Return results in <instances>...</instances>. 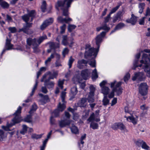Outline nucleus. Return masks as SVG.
<instances>
[{
	"label": "nucleus",
	"mask_w": 150,
	"mask_h": 150,
	"mask_svg": "<svg viewBox=\"0 0 150 150\" xmlns=\"http://www.w3.org/2000/svg\"><path fill=\"white\" fill-rule=\"evenodd\" d=\"M73 0H64V1H58L55 4L56 8L59 10V8L63 10V15L66 16V18H63L62 16H59L57 19L58 21L61 23L65 22L68 23L72 21V19L68 17V8L70 7V5Z\"/></svg>",
	"instance_id": "1"
},
{
	"label": "nucleus",
	"mask_w": 150,
	"mask_h": 150,
	"mask_svg": "<svg viewBox=\"0 0 150 150\" xmlns=\"http://www.w3.org/2000/svg\"><path fill=\"white\" fill-rule=\"evenodd\" d=\"M106 34V32L104 31L102 32L100 34L97 36L95 38L96 43L97 46V48L94 47L89 48L90 46L87 45L86 46V50L89 49L88 50L85 52V58L87 59L88 57L94 56L95 58L96 57L99 51L100 45L103 40V37Z\"/></svg>",
	"instance_id": "2"
},
{
	"label": "nucleus",
	"mask_w": 150,
	"mask_h": 150,
	"mask_svg": "<svg viewBox=\"0 0 150 150\" xmlns=\"http://www.w3.org/2000/svg\"><path fill=\"white\" fill-rule=\"evenodd\" d=\"M21 108L19 106L13 115H15L14 117L12 120V123H11L7 126H2V128L7 131L8 128L14 125L16 123L20 122L21 121Z\"/></svg>",
	"instance_id": "3"
},
{
	"label": "nucleus",
	"mask_w": 150,
	"mask_h": 150,
	"mask_svg": "<svg viewBox=\"0 0 150 150\" xmlns=\"http://www.w3.org/2000/svg\"><path fill=\"white\" fill-rule=\"evenodd\" d=\"M140 62L141 63L144 64L143 67L144 68L145 71L146 72L147 76L150 77V59L148 55L146 54H143L142 59Z\"/></svg>",
	"instance_id": "4"
},
{
	"label": "nucleus",
	"mask_w": 150,
	"mask_h": 150,
	"mask_svg": "<svg viewBox=\"0 0 150 150\" xmlns=\"http://www.w3.org/2000/svg\"><path fill=\"white\" fill-rule=\"evenodd\" d=\"M47 38V37L46 35L40 37L37 39L36 38L32 39L28 38L27 40V44L29 46L31 45L33 47L39 46V45L45 40Z\"/></svg>",
	"instance_id": "5"
},
{
	"label": "nucleus",
	"mask_w": 150,
	"mask_h": 150,
	"mask_svg": "<svg viewBox=\"0 0 150 150\" xmlns=\"http://www.w3.org/2000/svg\"><path fill=\"white\" fill-rule=\"evenodd\" d=\"M88 63V64L92 67H96V61L94 58L89 62L88 61L84 59L79 60L78 62L77 66L79 69H82L84 67V65L83 64L86 66Z\"/></svg>",
	"instance_id": "6"
},
{
	"label": "nucleus",
	"mask_w": 150,
	"mask_h": 150,
	"mask_svg": "<svg viewBox=\"0 0 150 150\" xmlns=\"http://www.w3.org/2000/svg\"><path fill=\"white\" fill-rule=\"evenodd\" d=\"M25 23V25L23 26V28L19 29L18 32H20L23 31L27 34H32L33 33V31L31 29H29V28L32 27L33 23H28V22Z\"/></svg>",
	"instance_id": "7"
},
{
	"label": "nucleus",
	"mask_w": 150,
	"mask_h": 150,
	"mask_svg": "<svg viewBox=\"0 0 150 150\" xmlns=\"http://www.w3.org/2000/svg\"><path fill=\"white\" fill-rule=\"evenodd\" d=\"M35 16V11L32 10L30 11L28 14H26L22 16V19L25 22H27L29 21L30 17H31L30 22H32Z\"/></svg>",
	"instance_id": "8"
},
{
	"label": "nucleus",
	"mask_w": 150,
	"mask_h": 150,
	"mask_svg": "<svg viewBox=\"0 0 150 150\" xmlns=\"http://www.w3.org/2000/svg\"><path fill=\"white\" fill-rule=\"evenodd\" d=\"M58 73L57 71H54L52 73L50 71L47 72L43 75L41 81V82L43 81L44 79L46 78L47 76V75L49 76V77L47 79L50 80L51 79H53L54 78H56L58 75Z\"/></svg>",
	"instance_id": "9"
},
{
	"label": "nucleus",
	"mask_w": 150,
	"mask_h": 150,
	"mask_svg": "<svg viewBox=\"0 0 150 150\" xmlns=\"http://www.w3.org/2000/svg\"><path fill=\"white\" fill-rule=\"evenodd\" d=\"M148 86L146 83H142L139 86V93L142 96L146 95L147 93Z\"/></svg>",
	"instance_id": "10"
},
{
	"label": "nucleus",
	"mask_w": 150,
	"mask_h": 150,
	"mask_svg": "<svg viewBox=\"0 0 150 150\" xmlns=\"http://www.w3.org/2000/svg\"><path fill=\"white\" fill-rule=\"evenodd\" d=\"M135 143L136 145L139 147H141L145 150H149V147L142 140L138 139L136 141Z\"/></svg>",
	"instance_id": "11"
},
{
	"label": "nucleus",
	"mask_w": 150,
	"mask_h": 150,
	"mask_svg": "<svg viewBox=\"0 0 150 150\" xmlns=\"http://www.w3.org/2000/svg\"><path fill=\"white\" fill-rule=\"evenodd\" d=\"M53 21V19L52 18H50L43 22L40 26V28L43 30L48 26L51 24Z\"/></svg>",
	"instance_id": "12"
},
{
	"label": "nucleus",
	"mask_w": 150,
	"mask_h": 150,
	"mask_svg": "<svg viewBox=\"0 0 150 150\" xmlns=\"http://www.w3.org/2000/svg\"><path fill=\"white\" fill-rule=\"evenodd\" d=\"M91 72L88 69H86L82 70L81 72V75L82 78L84 80H87L89 78Z\"/></svg>",
	"instance_id": "13"
},
{
	"label": "nucleus",
	"mask_w": 150,
	"mask_h": 150,
	"mask_svg": "<svg viewBox=\"0 0 150 150\" xmlns=\"http://www.w3.org/2000/svg\"><path fill=\"white\" fill-rule=\"evenodd\" d=\"M72 121L69 120L65 119L62 120L59 122V125L61 128L65 127L69 125L71 123Z\"/></svg>",
	"instance_id": "14"
},
{
	"label": "nucleus",
	"mask_w": 150,
	"mask_h": 150,
	"mask_svg": "<svg viewBox=\"0 0 150 150\" xmlns=\"http://www.w3.org/2000/svg\"><path fill=\"white\" fill-rule=\"evenodd\" d=\"M42 73L40 71H38L37 73V79L35 81V83L34 86V87L32 90V92L30 94V96H32L33 95L35 91V90L36 89L38 84V80L37 79H38L39 76Z\"/></svg>",
	"instance_id": "15"
},
{
	"label": "nucleus",
	"mask_w": 150,
	"mask_h": 150,
	"mask_svg": "<svg viewBox=\"0 0 150 150\" xmlns=\"http://www.w3.org/2000/svg\"><path fill=\"white\" fill-rule=\"evenodd\" d=\"M79 106L81 108H85L87 105V99L86 98H82L78 103Z\"/></svg>",
	"instance_id": "16"
},
{
	"label": "nucleus",
	"mask_w": 150,
	"mask_h": 150,
	"mask_svg": "<svg viewBox=\"0 0 150 150\" xmlns=\"http://www.w3.org/2000/svg\"><path fill=\"white\" fill-rule=\"evenodd\" d=\"M125 117L126 118L127 121L131 122L134 125L137 123L138 116H136V118L134 117L133 116L128 117L125 116Z\"/></svg>",
	"instance_id": "17"
},
{
	"label": "nucleus",
	"mask_w": 150,
	"mask_h": 150,
	"mask_svg": "<svg viewBox=\"0 0 150 150\" xmlns=\"http://www.w3.org/2000/svg\"><path fill=\"white\" fill-rule=\"evenodd\" d=\"M143 75V74L142 72H139L136 73L135 74L134 76L132 77V80L134 81L137 79L139 80L142 81L143 80L142 78Z\"/></svg>",
	"instance_id": "18"
},
{
	"label": "nucleus",
	"mask_w": 150,
	"mask_h": 150,
	"mask_svg": "<svg viewBox=\"0 0 150 150\" xmlns=\"http://www.w3.org/2000/svg\"><path fill=\"white\" fill-rule=\"evenodd\" d=\"M62 103L61 104L59 103L58 106V108L61 111H62L66 108L65 103L66 102L65 101V98H61Z\"/></svg>",
	"instance_id": "19"
},
{
	"label": "nucleus",
	"mask_w": 150,
	"mask_h": 150,
	"mask_svg": "<svg viewBox=\"0 0 150 150\" xmlns=\"http://www.w3.org/2000/svg\"><path fill=\"white\" fill-rule=\"evenodd\" d=\"M137 21V18L134 14H132V17L130 19L126 20V22L127 23H131L132 25H134Z\"/></svg>",
	"instance_id": "20"
},
{
	"label": "nucleus",
	"mask_w": 150,
	"mask_h": 150,
	"mask_svg": "<svg viewBox=\"0 0 150 150\" xmlns=\"http://www.w3.org/2000/svg\"><path fill=\"white\" fill-rule=\"evenodd\" d=\"M49 79H46L44 81V85L47 87L48 88H50L53 87L54 83L53 81H50Z\"/></svg>",
	"instance_id": "21"
},
{
	"label": "nucleus",
	"mask_w": 150,
	"mask_h": 150,
	"mask_svg": "<svg viewBox=\"0 0 150 150\" xmlns=\"http://www.w3.org/2000/svg\"><path fill=\"white\" fill-rule=\"evenodd\" d=\"M71 127H70L71 132L75 134L79 133V130L77 127L74 123L71 124Z\"/></svg>",
	"instance_id": "22"
},
{
	"label": "nucleus",
	"mask_w": 150,
	"mask_h": 150,
	"mask_svg": "<svg viewBox=\"0 0 150 150\" xmlns=\"http://www.w3.org/2000/svg\"><path fill=\"white\" fill-rule=\"evenodd\" d=\"M122 16V12L121 11H119L117 14L115 18L113 19V23H115L117 20L119 21H120V20Z\"/></svg>",
	"instance_id": "23"
},
{
	"label": "nucleus",
	"mask_w": 150,
	"mask_h": 150,
	"mask_svg": "<svg viewBox=\"0 0 150 150\" xmlns=\"http://www.w3.org/2000/svg\"><path fill=\"white\" fill-rule=\"evenodd\" d=\"M13 45L11 44V40L7 38L6 39V47L7 50H10L12 49Z\"/></svg>",
	"instance_id": "24"
},
{
	"label": "nucleus",
	"mask_w": 150,
	"mask_h": 150,
	"mask_svg": "<svg viewBox=\"0 0 150 150\" xmlns=\"http://www.w3.org/2000/svg\"><path fill=\"white\" fill-rule=\"evenodd\" d=\"M56 55L58 56L59 57V54H58L55 52H54V53L52 54L50 57H49L45 61V64L46 65H47L48 63L50 62L52 59H53L54 57V55Z\"/></svg>",
	"instance_id": "25"
},
{
	"label": "nucleus",
	"mask_w": 150,
	"mask_h": 150,
	"mask_svg": "<svg viewBox=\"0 0 150 150\" xmlns=\"http://www.w3.org/2000/svg\"><path fill=\"white\" fill-rule=\"evenodd\" d=\"M102 92L104 95V96H106L109 92V89L106 86H103L101 88Z\"/></svg>",
	"instance_id": "26"
},
{
	"label": "nucleus",
	"mask_w": 150,
	"mask_h": 150,
	"mask_svg": "<svg viewBox=\"0 0 150 150\" xmlns=\"http://www.w3.org/2000/svg\"><path fill=\"white\" fill-rule=\"evenodd\" d=\"M49 47L51 49H55L59 47V45L57 43L51 42L49 43Z\"/></svg>",
	"instance_id": "27"
},
{
	"label": "nucleus",
	"mask_w": 150,
	"mask_h": 150,
	"mask_svg": "<svg viewBox=\"0 0 150 150\" xmlns=\"http://www.w3.org/2000/svg\"><path fill=\"white\" fill-rule=\"evenodd\" d=\"M43 134H38L35 133L31 135V137L33 139H38L41 138Z\"/></svg>",
	"instance_id": "28"
},
{
	"label": "nucleus",
	"mask_w": 150,
	"mask_h": 150,
	"mask_svg": "<svg viewBox=\"0 0 150 150\" xmlns=\"http://www.w3.org/2000/svg\"><path fill=\"white\" fill-rule=\"evenodd\" d=\"M60 111L57 108V109H55L53 112L52 113V116L54 117H57L59 116V112Z\"/></svg>",
	"instance_id": "29"
},
{
	"label": "nucleus",
	"mask_w": 150,
	"mask_h": 150,
	"mask_svg": "<svg viewBox=\"0 0 150 150\" xmlns=\"http://www.w3.org/2000/svg\"><path fill=\"white\" fill-rule=\"evenodd\" d=\"M90 127L93 129H97L98 128V125L96 123L92 122L90 124Z\"/></svg>",
	"instance_id": "30"
},
{
	"label": "nucleus",
	"mask_w": 150,
	"mask_h": 150,
	"mask_svg": "<svg viewBox=\"0 0 150 150\" xmlns=\"http://www.w3.org/2000/svg\"><path fill=\"white\" fill-rule=\"evenodd\" d=\"M94 95H92L89 94L87 98V100L89 103H91L94 101Z\"/></svg>",
	"instance_id": "31"
},
{
	"label": "nucleus",
	"mask_w": 150,
	"mask_h": 150,
	"mask_svg": "<svg viewBox=\"0 0 150 150\" xmlns=\"http://www.w3.org/2000/svg\"><path fill=\"white\" fill-rule=\"evenodd\" d=\"M92 76L93 79H96L98 78V75L96 69L93 70L92 73Z\"/></svg>",
	"instance_id": "32"
},
{
	"label": "nucleus",
	"mask_w": 150,
	"mask_h": 150,
	"mask_svg": "<svg viewBox=\"0 0 150 150\" xmlns=\"http://www.w3.org/2000/svg\"><path fill=\"white\" fill-rule=\"evenodd\" d=\"M102 102L103 105L105 106L109 104V100L108 99L107 96H104Z\"/></svg>",
	"instance_id": "33"
},
{
	"label": "nucleus",
	"mask_w": 150,
	"mask_h": 150,
	"mask_svg": "<svg viewBox=\"0 0 150 150\" xmlns=\"http://www.w3.org/2000/svg\"><path fill=\"white\" fill-rule=\"evenodd\" d=\"M23 128L21 130L20 132V133L24 135L26 133L27 128H28L27 126L25 125H23Z\"/></svg>",
	"instance_id": "34"
},
{
	"label": "nucleus",
	"mask_w": 150,
	"mask_h": 150,
	"mask_svg": "<svg viewBox=\"0 0 150 150\" xmlns=\"http://www.w3.org/2000/svg\"><path fill=\"white\" fill-rule=\"evenodd\" d=\"M25 122L30 123L32 122V115H28L24 119Z\"/></svg>",
	"instance_id": "35"
},
{
	"label": "nucleus",
	"mask_w": 150,
	"mask_h": 150,
	"mask_svg": "<svg viewBox=\"0 0 150 150\" xmlns=\"http://www.w3.org/2000/svg\"><path fill=\"white\" fill-rule=\"evenodd\" d=\"M122 131L124 132L126 130V127L125 125L122 123H118V128Z\"/></svg>",
	"instance_id": "36"
},
{
	"label": "nucleus",
	"mask_w": 150,
	"mask_h": 150,
	"mask_svg": "<svg viewBox=\"0 0 150 150\" xmlns=\"http://www.w3.org/2000/svg\"><path fill=\"white\" fill-rule=\"evenodd\" d=\"M113 89L115 92H116L118 96L121 95L122 93V89L121 88H113Z\"/></svg>",
	"instance_id": "37"
},
{
	"label": "nucleus",
	"mask_w": 150,
	"mask_h": 150,
	"mask_svg": "<svg viewBox=\"0 0 150 150\" xmlns=\"http://www.w3.org/2000/svg\"><path fill=\"white\" fill-rule=\"evenodd\" d=\"M1 6L4 8H8L9 6V4L5 1H2L1 3Z\"/></svg>",
	"instance_id": "38"
},
{
	"label": "nucleus",
	"mask_w": 150,
	"mask_h": 150,
	"mask_svg": "<svg viewBox=\"0 0 150 150\" xmlns=\"http://www.w3.org/2000/svg\"><path fill=\"white\" fill-rule=\"evenodd\" d=\"M37 108V106L36 104L34 103L32 106V108L30 111L29 113L31 114L34 111H35Z\"/></svg>",
	"instance_id": "39"
},
{
	"label": "nucleus",
	"mask_w": 150,
	"mask_h": 150,
	"mask_svg": "<svg viewBox=\"0 0 150 150\" xmlns=\"http://www.w3.org/2000/svg\"><path fill=\"white\" fill-rule=\"evenodd\" d=\"M46 4L45 1H43L42 2V5L41 6V9L42 11L43 12H45V10L46 9Z\"/></svg>",
	"instance_id": "40"
},
{
	"label": "nucleus",
	"mask_w": 150,
	"mask_h": 150,
	"mask_svg": "<svg viewBox=\"0 0 150 150\" xmlns=\"http://www.w3.org/2000/svg\"><path fill=\"white\" fill-rule=\"evenodd\" d=\"M71 94L73 96H74L75 95L77 92V89L76 87L74 86L71 89Z\"/></svg>",
	"instance_id": "41"
},
{
	"label": "nucleus",
	"mask_w": 150,
	"mask_h": 150,
	"mask_svg": "<svg viewBox=\"0 0 150 150\" xmlns=\"http://www.w3.org/2000/svg\"><path fill=\"white\" fill-rule=\"evenodd\" d=\"M76 27V26L74 25L69 24L68 30V31L71 32Z\"/></svg>",
	"instance_id": "42"
},
{
	"label": "nucleus",
	"mask_w": 150,
	"mask_h": 150,
	"mask_svg": "<svg viewBox=\"0 0 150 150\" xmlns=\"http://www.w3.org/2000/svg\"><path fill=\"white\" fill-rule=\"evenodd\" d=\"M74 61V59L72 58V56L70 57L68 61V65L69 66V68H71L72 66V64Z\"/></svg>",
	"instance_id": "43"
},
{
	"label": "nucleus",
	"mask_w": 150,
	"mask_h": 150,
	"mask_svg": "<svg viewBox=\"0 0 150 150\" xmlns=\"http://www.w3.org/2000/svg\"><path fill=\"white\" fill-rule=\"evenodd\" d=\"M125 24L123 23H119L116 26V29H117V30H120L125 27Z\"/></svg>",
	"instance_id": "44"
},
{
	"label": "nucleus",
	"mask_w": 150,
	"mask_h": 150,
	"mask_svg": "<svg viewBox=\"0 0 150 150\" xmlns=\"http://www.w3.org/2000/svg\"><path fill=\"white\" fill-rule=\"evenodd\" d=\"M90 92L89 94L90 95H94V92L95 91V88L93 85H91L89 87Z\"/></svg>",
	"instance_id": "45"
},
{
	"label": "nucleus",
	"mask_w": 150,
	"mask_h": 150,
	"mask_svg": "<svg viewBox=\"0 0 150 150\" xmlns=\"http://www.w3.org/2000/svg\"><path fill=\"white\" fill-rule=\"evenodd\" d=\"M95 118V114L94 113H92L91 115L89 118L87 120L89 122H92V121L94 120Z\"/></svg>",
	"instance_id": "46"
},
{
	"label": "nucleus",
	"mask_w": 150,
	"mask_h": 150,
	"mask_svg": "<svg viewBox=\"0 0 150 150\" xmlns=\"http://www.w3.org/2000/svg\"><path fill=\"white\" fill-rule=\"evenodd\" d=\"M66 25L65 24H64L63 25L61 26V31L60 33L61 34L64 33H65V30L66 29Z\"/></svg>",
	"instance_id": "47"
},
{
	"label": "nucleus",
	"mask_w": 150,
	"mask_h": 150,
	"mask_svg": "<svg viewBox=\"0 0 150 150\" xmlns=\"http://www.w3.org/2000/svg\"><path fill=\"white\" fill-rule=\"evenodd\" d=\"M38 46L33 47V52L34 53H37L40 52V50L38 47Z\"/></svg>",
	"instance_id": "48"
},
{
	"label": "nucleus",
	"mask_w": 150,
	"mask_h": 150,
	"mask_svg": "<svg viewBox=\"0 0 150 150\" xmlns=\"http://www.w3.org/2000/svg\"><path fill=\"white\" fill-rule=\"evenodd\" d=\"M8 30L11 33H15L16 31V29L15 27H9Z\"/></svg>",
	"instance_id": "49"
},
{
	"label": "nucleus",
	"mask_w": 150,
	"mask_h": 150,
	"mask_svg": "<svg viewBox=\"0 0 150 150\" xmlns=\"http://www.w3.org/2000/svg\"><path fill=\"white\" fill-rule=\"evenodd\" d=\"M130 77V74L129 73H127L126 74L125 76L124 79V81L126 82Z\"/></svg>",
	"instance_id": "50"
},
{
	"label": "nucleus",
	"mask_w": 150,
	"mask_h": 150,
	"mask_svg": "<svg viewBox=\"0 0 150 150\" xmlns=\"http://www.w3.org/2000/svg\"><path fill=\"white\" fill-rule=\"evenodd\" d=\"M69 50L67 48H65L62 51V55L64 57L66 54H67L69 52Z\"/></svg>",
	"instance_id": "51"
},
{
	"label": "nucleus",
	"mask_w": 150,
	"mask_h": 150,
	"mask_svg": "<svg viewBox=\"0 0 150 150\" xmlns=\"http://www.w3.org/2000/svg\"><path fill=\"white\" fill-rule=\"evenodd\" d=\"M119 7V6H117L116 7L112 8V9L111 11L109 13V14L111 15V14L115 12L118 9Z\"/></svg>",
	"instance_id": "52"
},
{
	"label": "nucleus",
	"mask_w": 150,
	"mask_h": 150,
	"mask_svg": "<svg viewBox=\"0 0 150 150\" xmlns=\"http://www.w3.org/2000/svg\"><path fill=\"white\" fill-rule=\"evenodd\" d=\"M101 27L102 30H107V31H108L110 29V28L107 27L106 24L105 23Z\"/></svg>",
	"instance_id": "53"
},
{
	"label": "nucleus",
	"mask_w": 150,
	"mask_h": 150,
	"mask_svg": "<svg viewBox=\"0 0 150 150\" xmlns=\"http://www.w3.org/2000/svg\"><path fill=\"white\" fill-rule=\"evenodd\" d=\"M112 127L114 130H117L118 128V123H115L113 125Z\"/></svg>",
	"instance_id": "54"
},
{
	"label": "nucleus",
	"mask_w": 150,
	"mask_h": 150,
	"mask_svg": "<svg viewBox=\"0 0 150 150\" xmlns=\"http://www.w3.org/2000/svg\"><path fill=\"white\" fill-rule=\"evenodd\" d=\"M117 98H114L111 102V106H112L115 104L117 103Z\"/></svg>",
	"instance_id": "55"
},
{
	"label": "nucleus",
	"mask_w": 150,
	"mask_h": 150,
	"mask_svg": "<svg viewBox=\"0 0 150 150\" xmlns=\"http://www.w3.org/2000/svg\"><path fill=\"white\" fill-rule=\"evenodd\" d=\"M4 137V132L3 131L0 130V141H2Z\"/></svg>",
	"instance_id": "56"
},
{
	"label": "nucleus",
	"mask_w": 150,
	"mask_h": 150,
	"mask_svg": "<svg viewBox=\"0 0 150 150\" xmlns=\"http://www.w3.org/2000/svg\"><path fill=\"white\" fill-rule=\"evenodd\" d=\"M64 83V81H59L58 83V85L59 87L61 88V89H63V85Z\"/></svg>",
	"instance_id": "57"
},
{
	"label": "nucleus",
	"mask_w": 150,
	"mask_h": 150,
	"mask_svg": "<svg viewBox=\"0 0 150 150\" xmlns=\"http://www.w3.org/2000/svg\"><path fill=\"white\" fill-rule=\"evenodd\" d=\"M55 65L56 67H59L62 66L61 62L59 60H57L55 62Z\"/></svg>",
	"instance_id": "58"
},
{
	"label": "nucleus",
	"mask_w": 150,
	"mask_h": 150,
	"mask_svg": "<svg viewBox=\"0 0 150 150\" xmlns=\"http://www.w3.org/2000/svg\"><path fill=\"white\" fill-rule=\"evenodd\" d=\"M140 108L142 110L144 111L148 110L149 107L148 106H146L145 105H143L140 106Z\"/></svg>",
	"instance_id": "59"
},
{
	"label": "nucleus",
	"mask_w": 150,
	"mask_h": 150,
	"mask_svg": "<svg viewBox=\"0 0 150 150\" xmlns=\"http://www.w3.org/2000/svg\"><path fill=\"white\" fill-rule=\"evenodd\" d=\"M114 92L113 89L111 92L108 95V97L109 98H113L114 96Z\"/></svg>",
	"instance_id": "60"
},
{
	"label": "nucleus",
	"mask_w": 150,
	"mask_h": 150,
	"mask_svg": "<svg viewBox=\"0 0 150 150\" xmlns=\"http://www.w3.org/2000/svg\"><path fill=\"white\" fill-rule=\"evenodd\" d=\"M41 89L43 93H47V91L45 87L42 86V87Z\"/></svg>",
	"instance_id": "61"
},
{
	"label": "nucleus",
	"mask_w": 150,
	"mask_h": 150,
	"mask_svg": "<svg viewBox=\"0 0 150 150\" xmlns=\"http://www.w3.org/2000/svg\"><path fill=\"white\" fill-rule=\"evenodd\" d=\"M110 15L109 14L106 17H105V21L104 22L105 23H106L108 22L109 20V19L110 17Z\"/></svg>",
	"instance_id": "62"
},
{
	"label": "nucleus",
	"mask_w": 150,
	"mask_h": 150,
	"mask_svg": "<svg viewBox=\"0 0 150 150\" xmlns=\"http://www.w3.org/2000/svg\"><path fill=\"white\" fill-rule=\"evenodd\" d=\"M54 117L51 116L50 118V122L52 125L54 124L55 120L53 118Z\"/></svg>",
	"instance_id": "63"
},
{
	"label": "nucleus",
	"mask_w": 150,
	"mask_h": 150,
	"mask_svg": "<svg viewBox=\"0 0 150 150\" xmlns=\"http://www.w3.org/2000/svg\"><path fill=\"white\" fill-rule=\"evenodd\" d=\"M145 6V4L144 3H140L139 5V8L144 9Z\"/></svg>",
	"instance_id": "64"
}]
</instances>
